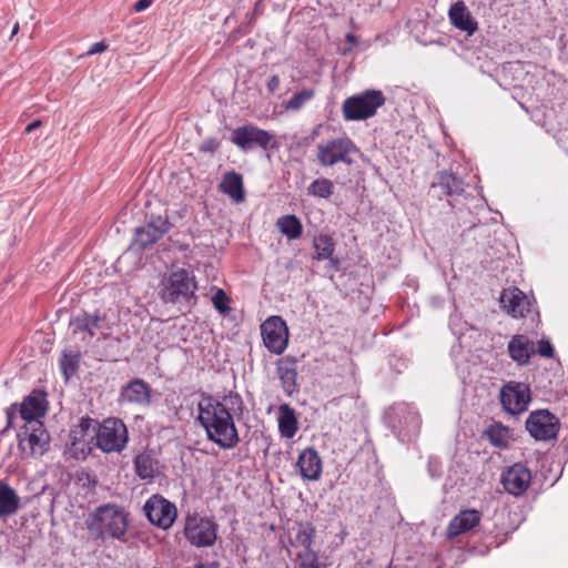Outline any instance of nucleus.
<instances>
[{
    "mask_svg": "<svg viewBox=\"0 0 568 568\" xmlns=\"http://www.w3.org/2000/svg\"><path fill=\"white\" fill-rule=\"evenodd\" d=\"M244 402L235 390L223 395L202 393L197 402L196 422L209 442L221 449H232L240 443L234 417L243 414Z\"/></svg>",
    "mask_w": 568,
    "mask_h": 568,
    "instance_id": "1",
    "label": "nucleus"
},
{
    "mask_svg": "<svg viewBox=\"0 0 568 568\" xmlns=\"http://www.w3.org/2000/svg\"><path fill=\"white\" fill-rule=\"evenodd\" d=\"M89 532L97 539L125 540L129 527V515L116 504H104L97 507L85 519Z\"/></svg>",
    "mask_w": 568,
    "mask_h": 568,
    "instance_id": "2",
    "label": "nucleus"
},
{
    "mask_svg": "<svg viewBox=\"0 0 568 568\" xmlns=\"http://www.w3.org/2000/svg\"><path fill=\"white\" fill-rule=\"evenodd\" d=\"M161 298L164 303L187 304L195 298L197 284L192 272L179 268L162 281Z\"/></svg>",
    "mask_w": 568,
    "mask_h": 568,
    "instance_id": "3",
    "label": "nucleus"
},
{
    "mask_svg": "<svg viewBox=\"0 0 568 568\" xmlns=\"http://www.w3.org/2000/svg\"><path fill=\"white\" fill-rule=\"evenodd\" d=\"M357 152V146L348 136L334 138L317 144L316 162L322 168H333L337 164L351 166Z\"/></svg>",
    "mask_w": 568,
    "mask_h": 568,
    "instance_id": "4",
    "label": "nucleus"
},
{
    "mask_svg": "<svg viewBox=\"0 0 568 568\" xmlns=\"http://www.w3.org/2000/svg\"><path fill=\"white\" fill-rule=\"evenodd\" d=\"M432 197L446 196V201L452 209L458 211L469 210L466 205L465 182L455 173L440 171L436 174L429 189Z\"/></svg>",
    "mask_w": 568,
    "mask_h": 568,
    "instance_id": "5",
    "label": "nucleus"
},
{
    "mask_svg": "<svg viewBox=\"0 0 568 568\" xmlns=\"http://www.w3.org/2000/svg\"><path fill=\"white\" fill-rule=\"evenodd\" d=\"M385 103L381 90H365L344 100L343 118L346 121H362L376 114L377 109Z\"/></svg>",
    "mask_w": 568,
    "mask_h": 568,
    "instance_id": "6",
    "label": "nucleus"
},
{
    "mask_svg": "<svg viewBox=\"0 0 568 568\" xmlns=\"http://www.w3.org/2000/svg\"><path fill=\"white\" fill-rule=\"evenodd\" d=\"M217 524L196 511L187 513L184 519L183 535L191 546L207 548L217 539Z\"/></svg>",
    "mask_w": 568,
    "mask_h": 568,
    "instance_id": "7",
    "label": "nucleus"
},
{
    "mask_svg": "<svg viewBox=\"0 0 568 568\" xmlns=\"http://www.w3.org/2000/svg\"><path fill=\"white\" fill-rule=\"evenodd\" d=\"M387 420L400 442H410L419 434L420 416L408 404L400 403L393 406L387 413Z\"/></svg>",
    "mask_w": 568,
    "mask_h": 568,
    "instance_id": "8",
    "label": "nucleus"
},
{
    "mask_svg": "<svg viewBox=\"0 0 568 568\" xmlns=\"http://www.w3.org/2000/svg\"><path fill=\"white\" fill-rule=\"evenodd\" d=\"M94 438L101 452L121 453L128 445L129 433L120 418H106L98 425Z\"/></svg>",
    "mask_w": 568,
    "mask_h": 568,
    "instance_id": "9",
    "label": "nucleus"
},
{
    "mask_svg": "<svg viewBox=\"0 0 568 568\" xmlns=\"http://www.w3.org/2000/svg\"><path fill=\"white\" fill-rule=\"evenodd\" d=\"M261 336L270 353L282 355L288 345L290 331L282 316L272 315L261 324Z\"/></svg>",
    "mask_w": 568,
    "mask_h": 568,
    "instance_id": "10",
    "label": "nucleus"
},
{
    "mask_svg": "<svg viewBox=\"0 0 568 568\" xmlns=\"http://www.w3.org/2000/svg\"><path fill=\"white\" fill-rule=\"evenodd\" d=\"M143 511L152 525L163 530L171 528L178 517L176 506L160 494L149 497Z\"/></svg>",
    "mask_w": 568,
    "mask_h": 568,
    "instance_id": "11",
    "label": "nucleus"
},
{
    "mask_svg": "<svg viewBox=\"0 0 568 568\" xmlns=\"http://www.w3.org/2000/svg\"><path fill=\"white\" fill-rule=\"evenodd\" d=\"M525 426L535 440L547 442L557 437L560 423L549 410L538 409L529 414Z\"/></svg>",
    "mask_w": 568,
    "mask_h": 568,
    "instance_id": "12",
    "label": "nucleus"
},
{
    "mask_svg": "<svg viewBox=\"0 0 568 568\" xmlns=\"http://www.w3.org/2000/svg\"><path fill=\"white\" fill-rule=\"evenodd\" d=\"M273 136L267 131L253 124H245L233 130L231 141L243 152L253 151L256 148L266 150Z\"/></svg>",
    "mask_w": 568,
    "mask_h": 568,
    "instance_id": "13",
    "label": "nucleus"
},
{
    "mask_svg": "<svg viewBox=\"0 0 568 568\" xmlns=\"http://www.w3.org/2000/svg\"><path fill=\"white\" fill-rule=\"evenodd\" d=\"M530 400L528 385L519 382H509L500 389V403L510 415H519L527 409Z\"/></svg>",
    "mask_w": 568,
    "mask_h": 568,
    "instance_id": "14",
    "label": "nucleus"
},
{
    "mask_svg": "<svg viewBox=\"0 0 568 568\" xmlns=\"http://www.w3.org/2000/svg\"><path fill=\"white\" fill-rule=\"evenodd\" d=\"M172 223L168 215H151L150 220L135 230L133 246L138 250H144L149 245L159 241L170 229Z\"/></svg>",
    "mask_w": 568,
    "mask_h": 568,
    "instance_id": "15",
    "label": "nucleus"
},
{
    "mask_svg": "<svg viewBox=\"0 0 568 568\" xmlns=\"http://www.w3.org/2000/svg\"><path fill=\"white\" fill-rule=\"evenodd\" d=\"M50 446V436L42 422L27 424L24 427V437L19 435V447L31 456L40 457L48 452Z\"/></svg>",
    "mask_w": 568,
    "mask_h": 568,
    "instance_id": "16",
    "label": "nucleus"
},
{
    "mask_svg": "<svg viewBox=\"0 0 568 568\" xmlns=\"http://www.w3.org/2000/svg\"><path fill=\"white\" fill-rule=\"evenodd\" d=\"M499 302L507 314L513 317H525L532 308L530 297L515 286L503 290Z\"/></svg>",
    "mask_w": 568,
    "mask_h": 568,
    "instance_id": "17",
    "label": "nucleus"
},
{
    "mask_svg": "<svg viewBox=\"0 0 568 568\" xmlns=\"http://www.w3.org/2000/svg\"><path fill=\"white\" fill-rule=\"evenodd\" d=\"M531 481L530 470L523 464H515L501 476V484L505 490L514 496L523 495Z\"/></svg>",
    "mask_w": 568,
    "mask_h": 568,
    "instance_id": "18",
    "label": "nucleus"
},
{
    "mask_svg": "<svg viewBox=\"0 0 568 568\" xmlns=\"http://www.w3.org/2000/svg\"><path fill=\"white\" fill-rule=\"evenodd\" d=\"M48 410L47 394L41 389H33L20 405V415L27 424L41 422Z\"/></svg>",
    "mask_w": 568,
    "mask_h": 568,
    "instance_id": "19",
    "label": "nucleus"
},
{
    "mask_svg": "<svg viewBox=\"0 0 568 568\" xmlns=\"http://www.w3.org/2000/svg\"><path fill=\"white\" fill-rule=\"evenodd\" d=\"M296 466L304 480L316 481L322 476V458L314 447H306L300 453Z\"/></svg>",
    "mask_w": 568,
    "mask_h": 568,
    "instance_id": "20",
    "label": "nucleus"
},
{
    "mask_svg": "<svg viewBox=\"0 0 568 568\" xmlns=\"http://www.w3.org/2000/svg\"><path fill=\"white\" fill-rule=\"evenodd\" d=\"M509 357L518 365L526 366L529 364L531 356L535 354V345L524 334L514 335L507 345Z\"/></svg>",
    "mask_w": 568,
    "mask_h": 568,
    "instance_id": "21",
    "label": "nucleus"
},
{
    "mask_svg": "<svg viewBox=\"0 0 568 568\" xmlns=\"http://www.w3.org/2000/svg\"><path fill=\"white\" fill-rule=\"evenodd\" d=\"M448 18L455 28L466 32L467 36H473L478 29L477 21L473 18L468 8L462 0L456 1L450 6Z\"/></svg>",
    "mask_w": 568,
    "mask_h": 568,
    "instance_id": "22",
    "label": "nucleus"
},
{
    "mask_svg": "<svg viewBox=\"0 0 568 568\" xmlns=\"http://www.w3.org/2000/svg\"><path fill=\"white\" fill-rule=\"evenodd\" d=\"M481 519V513L476 509L459 511L448 524L447 537L454 538L476 527Z\"/></svg>",
    "mask_w": 568,
    "mask_h": 568,
    "instance_id": "23",
    "label": "nucleus"
},
{
    "mask_svg": "<svg viewBox=\"0 0 568 568\" xmlns=\"http://www.w3.org/2000/svg\"><path fill=\"white\" fill-rule=\"evenodd\" d=\"M276 373L281 381L282 388L286 395H292L297 389V361L295 357L286 356L276 363Z\"/></svg>",
    "mask_w": 568,
    "mask_h": 568,
    "instance_id": "24",
    "label": "nucleus"
},
{
    "mask_svg": "<svg viewBox=\"0 0 568 568\" xmlns=\"http://www.w3.org/2000/svg\"><path fill=\"white\" fill-rule=\"evenodd\" d=\"M120 398L131 404L148 405L151 400V387L143 379L135 378L122 387Z\"/></svg>",
    "mask_w": 568,
    "mask_h": 568,
    "instance_id": "25",
    "label": "nucleus"
},
{
    "mask_svg": "<svg viewBox=\"0 0 568 568\" xmlns=\"http://www.w3.org/2000/svg\"><path fill=\"white\" fill-rule=\"evenodd\" d=\"M21 506L17 491L4 480H0V520L14 515Z\"/></svg>",
    "mask_w": 568,
    "mask_h": 568,
    "instance_id": "26",
    "label": "nucleus"
},
{
    "mask_svg": "<svg viewBox=\"0 0 568 568\" xmlns=\"http://www.w3.org/2000/svg\"><path fill=\"white\" fill-rule=\"evenodd\" d=\"M278 432L282 437L291 439L298 430V420L295 410L288 404L278 407Z\"/></svg>",
    "mask_w": 568,
    "mask_h": 568,
    "instance_id": "27",
    "label": "nucleus"
},
{
    "mask_svg": "<svg viewBox=\"0 0 568 568\" xmlns=\"http://www.w3.org/2000/svg\"><path fill=\"white\" fill-rule=\"evenodd\" d=\"M159 462L151 450L138 454L134 458L135 474L142 480L154 479L158 471Z\"/></svg>",
    "mask_w": 568,
    "mask_h": 568,
    "instance_id": "28",
    "label": "nucleus"
},
{
    "mask_svg": "<svg viewBox=\"0 0 568 568\" xmlns=\"http://www.w3.org/2000/svg\"><path fill=\"white\" fill-rule=\"evenodd\" d=\"M221 191L229 195L234 202L244 201L245 193L243 187V178L235 171H230L223 175L220 183Z\"/></svg>",
    "mask_w": 568,
    "mask_h": 568,
    "instance_id": "29",
    "label": "nucleus"
},
{
    "mask_svg": "<svg viewBox=\"0 0 568 568\" xmlns=\"http://www.w3.org/2000/svg\"><path fill=\"white\" fill-rule=\"evenodd\" d=\"M100 322L101 316L99 314L83 312L71 318L70 326L73 327L74 332L85 333L91 339L100 327Z\"/></svg>",
    "mask_w": 568,
    "mask_h": 568,
    "instance_id": "30",
    "label": "nucleus"
},
{
    "mask_svg": "<svg viewBox=\"0 0 568 568\" xmlns=\"http://www.w3.org/2000/svg\"><path fill=\"white\" fill-rule=\"evenodd\" d=\"M276 225L282 234L287 239L294 240L302 235L303 226L296 215H282Z\"/></svg>",
    "mask_w": 568,
    "mask_h": 568,
    "instance_id": "31",
    "label": "nucleus"
},
{
    "mask_svg": "<svg viewBox=\"0 0 568 568\" xmlns=\"http://www.w3.org/2000/svg\"><path fill=\"white\" fill-rule=\"evenodd\" d=\"M315 537V527L312 524H298V528L292 539L294 547L301 550L310 549L313 546Z\"/></svg>",
    "mask_w": 568,
    "mask_h": 568,
    "instance_id": "32",
    "label": "nucleus"
},
{
    "mask_svg": "<svg viewBox=\"0 0 568 568\" xmlns=\"http://www.w3.org/2000/svg\"><path fill=\"white\" fill-rule=\"evenodd\" d=\"M80 353L78 352H63L60 358V368L65 379L74 375L79 368Z\"/></svg>",
    "mask_w": 568,
    "mask_h": 568,
    "instance_id": "33",
    "label": "nucleus"
},
{
    "mask_svg": "<svg viewBox=\"0 0 568 568\" xmlns=\"http://www.w3.org/2000/svg\"><path fill=\"white\" fill-rule=\"evenodd\" d=\"M315 258L318 261L329 258L334 253V242L327 235H320L314 239Z\"/></svg>",
    "mask_w": 568,
    "mask_h": 568,
    "instance_id": "34",
    "label": "nucleus"
},
{
    "mask_svg": "<svg viewBox=\"0 0 568 568\" xmlns=\"http://www.w3.org/2000/svg\"><path fill=\"white\" fill-rule=\"evenodd\" d=\"M314 90L304 89L295 93L286 103L285 109L292 111H300L308 101L314 98Z\"/></svg>",
    "mask_w": 568,
    "mask_h": 568,
    "instance_id": "35",
    "label": "nucleus"
},
{
    "mask_svg": "<svg viewBox=\"0 0 568 568\" xmlns=\"http://www.w3.org/2000/svg\"><path fill=\"white\" fill-rule=\"evenodd\" d=\"M308 192L315 196L327 199L333 193V183L327 179H317L308 186Z\"/></svg>",
    "mask_w": 568,
    "mask_h": 568,
    "instance_id": "36",
    "label": "nucleus"
},
{
    "mask_svg": "<svg viewBox=\"0 0 568 568\" xmlns=\"http://www.w3.org/2000/svg\"><path fill=\"white\" fill-rule=\"evenodd\" d=\"M231 300L223 288H216L212 296V304L220 314H227L231 311Z\"/></svg>",
    "mask_w": 568,
    "mask_h": 568,
    "instance_id": "37",
    "label": "nucleus"
},
{
    "mask_svg": "<svg viewBox=\"0 0 568 568\" xmlns=\"http://www.w3.org/2000/svg\"><path fill=\"white\" fill-rule=\"evenodd\" d=\"M297 558L300 568H320L318 556L312 548L300 550Z\"/></svg>",
    "mask_w": 568,
    "mask_h": 568,
    "instance_id": "38",
    "label": "nucleus"
},
{
    "mask_svg": "<svg viewBox=\"0 0 568 568\" xmlns=\"http://www.w3.org/2000/svg\"><path fill=\"white\" fill-rule=\"evenodd\" d=\"M508 429L501 426L490 427L488 436L490 442L497 447H506Z\"/></svg>",
    "mask_w": 568,
    "mask_h": 568,
    "instance_id": "39",
    "label": "nucleus"
},
{
    "mask_svg": "<svg viewBox=\"0 0 568 568\" xmlns=\"http://www.w3.org/2000/svg\"><path fill=\"white\" fill-rule=\"evenodd\" d=\"M535 353H538L541 357L551 358L554 357L555 349L547 338H541L537 343V348H535Z\"/></svg>",
    "mask_w": 568,
    "mask_h": 568,
    "instance_id": "40",
    "label": "nucleus"
},
{
    "mask_svg": "<svg viewBox=\"0 0 568 568\" xmlns=\"http://www.w3.org/2000/svg\"><path fill=\"white\" fill-rule=\"evenodd\" d=\"M100 423H98L95 419L89 417V416H85V417H82L80 419V423H79V429L80 432L84 435L85 433H88L90 429H92L93 432L97 433V428H98V425Z\"/></svg>",
    "mask_w": 568,
    "mask_h": 568,
    "instance_id": "41",
    "label": "nucleus"
},
{
    "mask_svg": "<svg viewBox=\"0 0 568 568\" xmlns=\"http://www.w3.org/2000/svg\"><path fill=\"white\" fill-rule=\"evenodd\" d=\"M220 146V143L216 139L210 138L204 140L200 146L199 150L203 153H214Z\"/></svg>",
    "mask_w": 568,
    "mask_h": 568,
    "instance_id": "42",
    "label": "nucleus"
},
{
    "mask_svg": "<svg viewBox=\"0 0 568 568\" xmlns=\"http://www.w3.org/2000/svg\"><path fill=\"white\" fill-rule=\"evenodd\" d=\"M280 84H281L280 77L276 74L272 75L268 79L267 84H266L268 93H271V94L275 93L278 90Z\"/></svg>",
    "mask_w": 568,
    "mask_h": 568,
    "instance_id": "43",
    "label": "nucleus"
},
{
    "mask_svg": "<svg viewBox=\"0 0 568 568\" xmlns=\"http://www.w3.org/2000/svg\"><path fill=\"white\" fill-rule=\"evenodd\" d=\"M106 49H108V45L103 41L95 42L89 49L88 54L92 55V54H95V53H101V52H104Z\"/></svg>",
    "mask_w": 568,
    "mask_h": 568,
    "instance_id": "44",
    "label": "nucleus"
},
{
    "mask_svg": "<svg viewBox=\"0 0 568 568\" xmlns=\"http://www.w3.org/2000/svg\"><path fill=\"white\" fill-rule=\"evenodd\" d=\"M153 0H139L134 3L133 9L135 12H142L146 10L151 4Z\"/></svg>",
    "mask_w": 568,
    "mask_h": 568,
    "instance_id": "45",
    "label": "nucleus"
},
{
    "mask_svg": "<svg viewBox=\"0 0 568 568\" xmlns=\"http://www.w3.org/2000/svg\"><path fill=\"white\" fill-rule=\"evenodd\" d=\"M41 124H42L41 120H34L33 122H31L30 124L27 125L26 133H30V132L34 131L36 129L40 128Z\"/></svg>",
    "mask_w": 568,
    "mask_h": 568,
    "instance_id": "46",
    "label": "nucleus"
},
{
    "mask_svg": "<svg viewBox=\"0 0 568 568\" xmlns=\"http://www.w3.org/2000/svg\"><path fill=\"white\" fill-rule=\"evenodd\" d=\"M18 30H19V24L16 23L13 29H12L11 37L16 36L18 33Z\"/></svg>",
    "mask_w": 568,
    "mask_h": 568,
    "instance_id": "47",
    "label": "nucleus"
},
{
    "mask_svg": "<svg viewBox=\"0 0 568 568\" xmlns=\"http://www.w3.org/2000/svg\"><path fill=\"white\" fill-rule=\"evenodd\" d=\"M346 39H347L348 41H351V42H355V41H356L355 36H354V34H352V33H348V34L346 36Z\"/></svg>",
    "mask_w": 568,
    "mask_h": 568,
    "instance_id": "48",
    "label": "nucleus"
},
{
    "mask_svg": "<svg viewBox=\"0 0 568 568\" xmlns=\"http://www.w3.org/2000/svg\"><path fill=\"white\" fill-rule=\"evenodd\" d=\"M433 470H435V467H432V469H429V473H432V476H435V473H433Z\"/></svg>",
    "mask_w": 568,
    "mask_h": 568,
    "instance_id": "49",
    "label": "nucleus"
},
{
    "mask_svg": "<svg viewBox=\"0 0 568 568\" xmlns=\"http://www.w3.org/2000/svg\"><path fill=\"white\" fill-rule=\"evenodd\" d=\"M433 470H435V467H432V469H429V473H432V476H435V473H433Z\"/></svg>",
    "mask_w": 568,
    "mask_h": 568,
    "instance_id": "50",
    "label": "nucleus"
},
{
    "mask_svg": "<svg viewBox=\"0 0 568 568\" xmlns=\"http://www.w3.org/2000/svg\"><path fill=\"white\" fill-rule=\"evenodd\" d=\"M433 470H435V467H432V469H429V473H432V476H435V473H433Z\"/></svg>",
    "mask_w": 568,
    "mask_h": 568,
    "instance_id": "51",
    "label": "nucleus"
}]
</instances>
